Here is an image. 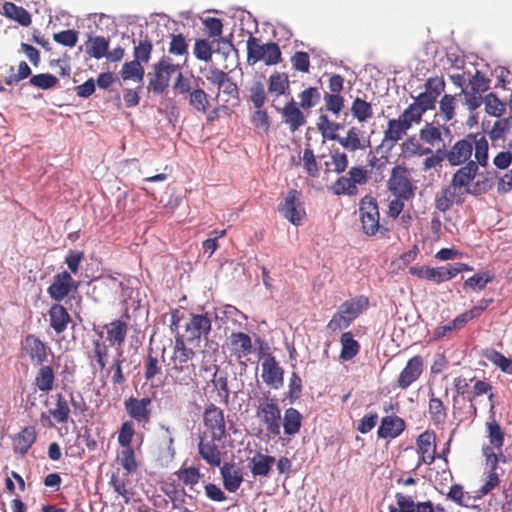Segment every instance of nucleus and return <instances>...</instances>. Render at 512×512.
I'll use <instances>...</instances> for the list:
<instances>
[{
    "mask_svg": "<svg viewBox=\"0 0 512 512\" xmlns=\"http://www.w3.org/2000/svg\"><path fill=\"white\" fill-rule=\"evenodd\" d=\"M282 117L292 132L298 130L306 123L304 114L293 99L285 104Z\"/></svg>",
    "mask_w": 512,
    "mask_h": 512,
    "instance_id": "nucleus-28",
    "label": "nucleus"
},
{
    "mask_svg": "<svg viewBox=\"0 0 512 512\" xmlns=\"http://www.w3.org/2000/svg\"><path fill=\"white\" fill-rule=\"evenodd\" d=\"M203 423L211 436L218 441L226 437V422L224 411L213 403L205 406Z\"/></svg>",
    "mask_w": 512,
    "mask_h": 512,
    "instance_id": "nucleus-10",
    "label": "nucleus"
},
{
    "mask_svg": "<svg viewBox=\"0 0 512 512\" xmlns=\"http://www.w3.org/2000/svg\"><path fill=\"white\" fill-rule=\"evenodd\" d=\"M227 345L230 355L240 363H244L243 360L247 359L253 350L251 337L244 332L231 333Z\"/></svg>",
    "mask_w": 512,
    "mask_h": 512,
    "instance_id": "nucleus-16",
    "label": "nucleus"
},
{
    "mask_svg": "<svg viewBox=\"0 0 512 512\" xmlns=\"http://www.w3.org/2000/svg\"><path fill=\"white\" fill-rule=\"evenodd\" d=\"M117 462L126 470L127 474L133 473L138 468L135 450L133 446L121 447L117 454Z\"/></svg>",
    "mask_w": 512,
    "mask_h": 512,
    "instance_id": "nucleus-46",
    "label": "nucleus"
},
{
    "mask_svg": "<svg viewBox=\"0 0 512 512\" xmlns=\"http://www.w3.org/2000/svg\"><path fill=\"white\" fill-rule=\"evenodd\" d=\"M256 416L265 426L267 434L272 437L280 435L281 409L274 397H263L259 400Z\"/></svg>",
    "mask_w": 512,
    "mask_h": 512,
    "instance_id": "nucleus-5",
    "label": "nucleus"
},
{
    "mask_svg": "<svg viewBox=\"0 0 512 512\" xmlns=\"http://www.w3.org/2000/svg\"><path fill=\"white\" fill-rule=\"evenodd\" d=\"M128 474L120 476L119 474H112L110 484L114 491L120 495L126 504L130 502L133 493L128 489Z\"/></svg>",
    "mask_w": 512,
    "mask_h": 512,
    "instance_id": "nucleus-52",
    "label": "nucleus"
},
{
    "mask_svg": "<svg viewBox=\"0 0 512 512\" xmlns=\"http://www.w3.org/2000/svg\"><path fill=\"white\" fill-rule=\"evenodd\" d=\"M316 126L324 139L339 142L342 137L338 134V131L344 129V124L331 121L326 113H321L318 116Z\"/></svg>",
    "mask_w": 512,
    "mask_h": 512,
    "instance_id": "nucleus-27",
    "label": "nucleus"
},
{
    "mask_svg": "<svg viewBox=\"0 0 512 512\" xmlns=\"http://www.w3.org/2000/svg\"><path fill=\"white\" fill-rule=\"evenodd\" d=\"M107 332V341L111 346L121 347L128 332L127 322L117 319L104 326Z\"/></svg>",
    "mask_w": 512,
    "mask_h": 512,
    "instance_id": "nucleus-29",
    "label": "nucleus"
},
{
    "mask_svg": "<svg viewBox=\"0 0 512 512\" xmlns=\"http://www.w3.org/2000/svg\"><path fill=\"white\" fill-rule=\"evenodd\" d=\"M85 46L87 54L95 59H101L108 52L109 39L103 36L89 37Z\"/></svg>",
    "mask_w": 512,
    "mask_h": 512,
    "instance_id": "nucleus-40",
    "label": "nucleus"
},
{
    "mask_svg": "<svg viewBox=\"0 0 512 512\" xmlns=\"http://www.w3.org/2000/svg\"><path fill=\"white\" fill-rule=\"evenodd\" d=\"M168 51L175 56L188 54V43L181 33L171 34Z\"/></svg>",
    "mask_w": 512,
    "mask_h": 512,
    "instance_id": "nucleus-64",
    "label": "nucleus"
},
{
    "mask_svg": "<svg viewBox=\"0 0 512 512\" xmlns=\"http://www.w3.org/2000/svg\"><path fill=\"white\" fill-rule=\"evenodd\" d=\"M135 435L134 423L132 420H127L122 423L119 431L117 441L120 447L132 446V440Z\"/></svg>",
    "mask_w": 512,
    "mask_h": 512,
    "instance_id": "nucleus-61",
    "label": "nucleus"
},
{
    "mask_svg": "<svg viewBox=\"0 0 512 512\" xmlns=\"http://www.w3.org/2000/svg\"><path fill=\"white\" fill-rule=\"evenodd\" d=\"M424 113L416 106V104L411 103L400 115L399 118L409 127L411 128L413 124H418L421 122Z\"/></svg>",
    "mask_w": 512,
    "mask_h": 512,
    "instance_id": "nucleus-63",
    "label": "nucleus"
},
{
    "mask_svg": "<svg viewBox=\"0 0 512 512\" xmlns=\"http://www.w3.org/2000/svg\"><path fill=\"white\" fill-rule=\"evenodd\" d=\"M470 91H474L479 94L485 93L490 88V79L486 77L484 73L476 70L475 73L468 79V87Z\"/></svg>",
    "mask_w": 512,
    "mask_h": 512,
    "instance_id": "nucleus-56",
    "label": "nucleus"
},
{
    "mask_svg": "<svg viewBox=\"0 0 512 512\" xmlns=\"http://www.w3.org/2000/svg\"><path fill=\"white\" fill-rule=\"evenodd\" d=\"M487 431H488V439L490 443V447L496 449L501 453V449L504 445V437L505 434L500 427V425L496 422V420L492 419L491 421L486 423Z\"/></svg>",
    "mask_w": 512,
    "mask_h": 512,
    "instance_id": "nucleus-47",
    "label": "nucleus"
},
{
    "mask_svg": "<svg viewBox=\"0 0 512 512\" xmlns=\"http://www.w3.org/2000/svg\"><path fill=\"white\" fill-rule=\"evenodd\" d=\"M323 100L324 106L319 108V115H321V113H331L335 117H338L344 110L345 99L342 95H336V93H324Z\"/></svg>",
    "mask_w": 512,
    "mask_h": 512,
    "instance_id": "nucleus-36",
    "label": "nucleus"
},
{
    "mask_svg": "<svg viewBox=\"0 0 512 512\" xmlns=\"http://www.w3.org/2000/svg\"><path fill=\"white\" fill-rule=\"evenodd\" d=\"M175 475L183 485L190 487L196 485L201 478V473L195 466L185 467V465H183L175 472Z\"/></svg>",
    "mask_w": 512,
    "mask_h": 512,
    "instance_id": "nucleus-53",
    "label": "nucleus"
},
{
    "mask_svg": "<svg viewBox=\"0 0 512 512\" xmlns=\"http://www.w3.org/2000/svg\"><path fill=\"white\" fill-rule=\"evenodd\" d=\"M263 381L273 388H278L283 384V369L279 366L275 357L271 354L267 355L261 364Z\"/></svg>",
    "mask_w": 512,
    "mask_h": 512,
    "instance_id": "nucleus-18",
    "label": "nucleus"
},
{
    "mask_svg": "<svg viewBox=\"0 0 512 512\" xmlns=\"http://www.w3.org/2000/svg\"><path fill=\"white\" fill-rule=\"evenodd\" d=\"M217 439L212 436L208 439L206 436L200 438L198 443V453L201 458L212 467H219L222 462V453L216 444Z\"/></svg>",
    "mask_w": 512,
    "mask_h": 512,
    "instance_id": "nucleus-19",
    "label": "nucleus"
},
{
    "mask_svg": "<svg viewBox=\"0 0 512 512\" xmlns=\"http://www.w3.org/2000/svg\"><path fill=\"white\" fill-rule=\"evenodd\" d=\"M483 103L486 113L494 117L499 118L506 110V103L501 101L493 92L484 97Z\"/></svg>",
    "mask_w": 512,
    "mask_h": 512,
    "instance_id": "nucleus-54",
    "label": "nucleus"
},
{
    "mask_svg": "<svg viewBox=\"0 0 512 512\" xmlns=\"http://www.w3.org/2000/svg\"><path fill=\"white\" fill-rule=\"evenodd\" d=\"M80 282L75 280L71 273L62 271L53 276L52 283L47 288L49 297L55 302H61L71 294L76 293Z\"/></svg>",
    "mask_w": 512,
    "mask_h": 512,
    "instance_id": "nucleus-9",
    "label": "nucleus"
},
{
    "mask_svg": "<svg viewBox=\"0 0 512 512\" xmlns=\"http://www.w3.org/2000/svg\"><path fill=\"white\" fill-rule=\"evenodd\" d=\"M469 190H464L463 188L455 185L450 182L449 185L443 187L439 194L436 195L435 198V207L441 212H446L451 209V207L455 205H461L465 201V196L470 194Z\"/></svg>",
    "mask_w": 512,
    "mask_h": 512,
    "instance_id": "nucleus-13",
    "label": "nucleus"
},
{
    "mask_svg": "<svg viewBox=\"0 0 512 512\" xmlns=\"http://www.w3.org/2000/svg\"><path fill=\"white\" fill-rule=\"evenodd\" d=\"M456 108V95L445 94L439 101V111L444 121L454 118Z\"/></svg>",
    "mask_w": 512,
    "mask_h": 512,
    "instance_id": "nucleus-59",
    "label": "nucleus"
},
{
    "mask_svg": "<svg viewBox=\"0 0 512 512\" xmlns=\"http://www.w3.org/2000/svg\"><path fill=\"white\" fill-rule=\"evenodd\" d=\"M211 325L212 322L208 314H192L185 326L187 340L192 342L201 338L207 339Z\"/></svg>",
    "mask_w": 512,
    "mask_h": 512,
    "instance_id": "nucleus-17",
    "label": "nucleus"
},
{
    "mask_svg": "<svg viewBox=\"0 0 512 512\" xmlns=\"http://www.w3.org/2000/svg\"><path fill=\"white\" fill-rule=\"evenodd\" d=\"M49 347L36 335L28 334L21 342V351L35 365H42L47 360Z\"/></svg>",
    "mask_w": 512,
    "mask_h": 512,
    "instance_id": "nucleus-14",
    "label": "nucleus"
},
{
    "mask_svg": "<svg viewBox=\"0 0 512 512\" xmlns=\"http://www.w3.org/2000/svg\"><path fill=\"white\" fill-rule=\"evenodd\" d=\"M302 420L303 417L297 409L293 407L286 409L283 417L284 433L289 436L297 434L302 426Z\"/></svg>",
    "mask_w": 512,
    "mask_h": 512,
    "instance_id": "nucleus-37",
    "label": "nucleus"
},
{
    "mask_svg": "<svg viewBox=\"0 0 512 512\" xmlns=\"http://www.w3.org/2000/svg\"><path fill=\"white\" fill-rule=\"evenodd\" d=\"M409 129L410 128L399 117L389 119L384 131L383 143H387L390 146L395 145L406 135Z\"/></svg>",
    "mask_w": 512,
    "mask_h": 512,
    "instance_id": "nucleus-30",
    "label": "nucleus"
},
{
    "mask_svg": "<svg viewBox=\"0 0 512 512\" xmlns=\"http://www.w3.org/2000/svg\"><path fill=\"white\" fill-rule=\"evenodd\" d=\"M189 105L198 112L206 113L210 107L209 95L203 89L195 88L189 94Z\"/></svg>",
    "mask_w": 512,
    "mask_h": 512,
    "instance_id": "nucleus-48",
    "label": "nucleus"
},
{
    "mask_svg": "<svg viewBox=\"0 0 512 512\" xmlns=\"http://www.w3.org/2000/svg\"><path fill=\"white\" fill-rule=\"evenodd\" d=\"M351 114L354 119L359 123H364L373 116V108L371 103L366 100L356 97L350 108Z\"/></svg>",
    "mask_w": 512,
    "mask_h": 512,
    "instance_id": "nucleus-41",
    "label": "nucleus"
},
{
    "mask_svg": "<svg viewBox=\"0 0 512 512\" xmlns=\"http://www.w3.org/2000/svg\"><path fill=\"white\" fill-rule=\"evenodd\" d=\"M220 474L224 488L231 493L236 492L244 480L241 468L235 463L225 462L220 468Z\"/></svg>",
    "mask_w": 512,
    "mask_h": 512,
    "instance_id": "nucleus-21",
    "label": "nucleus"
},
{
    "mask_svg": "<svg viewBox=\"0 0 512 512\" xmlns=\"http://www.w3.org/2000/svg\"><path fill=\"white\" fill-rule=\"evenodd\" d=\"M424 371V359L421 355L411 357L398 375L397 386L406 390L415 383Z\"/></svg>",
    "mask_w": 512,
    "mask_h": 512,
    "instance_id": "nucleus-15",
    "label": "nucleus"
},
{
    "mask_svg": "<svg viewBox=\"0 0 512 512\" xmlns=\"http://www.w3.org/2000/svg\"><path fill=\"white\" fill-rule=\"evenodd\" d=\"M58 82V78L49 73H41L34 75L29 80V83L32 86L43 90L54 88L58 84Z\"/></svg>",
    "mask_w": 512,
    "mask_h": 512,
    "instance_id": "nucleus-62",
    "label": "nucleus"
},
{
    "mask_svg": "<svg viewBox=\"0 0 512 512\" xmlns=\"http://www.w3.org/2000/svg\"><path fill=\"white\" fill-rule=\"evenodd\" d=\"M395 499L397 507L389 506V512H423L422 509L426 510L431 501H424L415 503L411 496L404 495L402 493H396Z\"/></svg>",
    "mask_w": 512,
    "mask_h": 512,
    "instance_id": "nucleus-31",
    "label": "nucleus"
},
{
    "mask_svg": "<svg viewBox=\"0 0 512 512\" xmlns=\"http://www.w3.org/2000/svg\"><path fill=\"white\" fill-rule=\"evenodd\" d=\"M55 398V408L49 409L48 412L57 423L65 424L68 422L70 416L69 403L62 393H57Z\"/></svg>",
    "mask_w": 512,
    "mask_h": 512,
    "instance_id": "nucleus-42",
    "label": "nucleus"
},
{
    "mask_svg": "<svg viewBox=\"0 0 512 512\" xmlns=\"http://www.w3.org/2000/svg\"><path fill=\"white\" fill-rule=\"evenodd\" d=\"M133 43L134 60H138L140 64L148 63L153 51V44L151 40L148 38V36H145L143 39H140L137 43L135 41H133Z\"/></svg>",
    "mask_w": 512,
    "mask_h": 512,
    "instance_id": "nucleus-49",
    "label": "nucleus"
},
{
    "mask_svg": "<svg viewBox=\"0 0 512 512\" xmlns=\"http://www.w3.org/2000/svg\"><path fill=\"white\" fill-rule=\"evenodd\" d=\"M194 356L195 352L186 346L183 336L178 334L175 337L171 357V376L174 383L187 386L193 381L196 367L190 361Z\"/></svg>",
    "mask_w": 512,
    "mask_h": 512,
    "instance_id": "nucleus-2",
    "label": "nucleus"
},
{
    "mask_svg": "<svg viewBox=\"0 0 512 512\" xmlns=\"http://www.w3.org/2000/svg\"><path fill=\"white\" fill-rule=\"evenodd\" d=\"M268 90L276 96L286 94L289 90L288 76L284 73L275 72L269 78Z\"/></svg>",
    "mask_w": 512,
    "mask_h": 512,
    "instance_id": "nucleus-50",
    "label": "nucleus"
},
{
    "mask_svg": "<svg viewBox=\"0 0 512 512\" xmlns=\"http://www.w3.org/2000/svg\"><path fill=\"white\" fill-rule=\"evenodd\" d=\"M493 275L489 272H479L466 279L463 283V290L480 292L487 286L488 283L492 282Z\"/></svg>",
    "mask_w": 512,
    "mask_h": 512,
    "instance_id": "nucleus-44",
    "label": "nucleus"
},
{
    "mask_svg": "<svg viewBox=\"0 0 512 512\" xmlns=\"http://www.w3.org/2000/svg\"><path fill=\"white\" fill-rule=\"evenodd\" d=\"M3 14L22 26H29L32 22L29 12L21 6H17L12 2H5L3 5Z\"/></svg>",
    "mask_w": 512,
    "mask_h": 512,
    "instance_id": "nucleus-38",
    "label": "nucleus"
},
{
    "mask_svg": "<svg viewBox=\"0 0 512 512\" xmlns=\"http://www.w3.org/2000/svg\"><path fill=\"white\" fill-rule=\"evenodd\" d=\"M180 68L179 64H174L168 56H163L153 65V71L150 73L149 86L154 93L161 94L169 86L171 75Z\"/></svg>",
    "mask_w": 512,
    "mask_h": 512,
    "instance_id": "nucleus-6",
    "label": "nucleus"
},
{
    "mask_svg": "<svg viewBox=\"0 0 512 512\" xmlns=\"http://www.w3.org/2000/svg\"><path fill=\"white\" fill-rule=\"evenodd\" d=\"M161 371L160 361L157 355L153 354L152 349H150L144 362V377L146 381H152Z\"/></svg>",
    "mask_w": 512,
    "mask_h": 512,
    "instance_id": "nucleus-57",
    "label": "nucleus"
},
{
    "mask_svg": "<svg viewBox=\"0 0 512 512\" xmlns=\"http://www.w3.org/2000/svg\"><path fill=\"white\" fill-rule=\"evenodd\" d=\"M299 105L304 110H310L321 101V93L317 87H308L299 94Z\"/></svg>",
    "mask_w": 512,
    "mask_h": 512,
    "instance_id": "nucleus-51",
    "label": "nucleus"
},
{
    "mask_svg": "<svg viewBox=\"0 0 512 512\" xmlns=\"http://www.w3.org/2000/svg\"><path fill=\"white\" fill-rule=\"evenodd\" d=\"M92 351L88 353L90 364L94 366V362L101 371L106 370L108 359V346L101 339L92 342Z\"/></svg>",
    "mask_w": 512,
    "mask_h": 512,
    "instance_id": "nucleus-34",
    "label": "nucleus"
},
{
    "mask_svg": "<svg viewBox=\"0 0 512 512\" xmlns=\"http://www.w3.org/2000/svg\"><path fill=\"white\" fill-rule=\"evenodd\" d=\"M36 438L37 432L35 427H24L13 438L12 445L14 452L20 454L21 456L26 455L31 446L35 443Z\"/></svg>",
    "mask_w": 512,
    "mask_h": 512,
    "instance_id": "nucleus-26",
    "label": "nucleus"
},
{
    "mask_svg": "<svg viewBox=\"0 0 512 512\" xmlns=\"http://www.w3.org/2000/svg\"><path fill=\"white\" fill-rule=\"evenodd\" d=\"M480 164L469 161L466 165L459 168L452 176L451 182L463 188L464 190H471L472 182L477 176Z\"/></svg>",
    "mask_w": 512,
    "mask_h": 512,
    "instance_id": "nucleus-25",
    "label": "nucleus"
},
{
    "mask_svg": "<svg viewBox=\"0 0 512 512\" xmlns=\"http://www.w3.org/2000/svg\"><path fill=\"white\" fill-rule=\"evenodd\" d=\"M465 326L463 319H461L460 315L455 317L451 322L437 326L433 331V340H439L449 335L450 333L460 330Z\"/></svg>",
    "mask_w": 512,
    "mask_h": 512,
    "instance_id": "nucleus-60",
    "label": "nucleus"
},
{
    "mask_svg": "<svg viewBox=\"0 0 512 512\" xmlns=\"http://www.w3.org/2000/svg\"><path fill=\"white\" fill-rule=\"evenodd\" d=\"M275 463V458L270 455L257 453L250 462V470L254 477H267Z\"/></svg>",
    "mask_w": 512,
    "mask_h": 512,
    "instance_id": "nucleus-32",
    "label": "nucleus"
},
{
    "mask_svg": "<svg viewBox=\"0 0 512 512\" xmlns=\"http://www.w3.org/2000/svg\"><path fill=\"white\" fill-rule=\"evenodd\" d=\"M405 421L396 415L385 416L381 420V424L377 430V436L383 439H393L398 437L404 430Z\"/></svg>",
    "mask_w": 512,
    "mask_h": 512,
    "instance_id": "nucleus-23",
    "label": "nucleus"
},
{
    "mask_svg": "<svg viewBox=\"0 0 512 512\" xmlns=\"http://www.w3.org/2000/svg\"><path fill=\"white\" fill-rule=\"evenodd\" d=\"M300 192L296 189H291L286 194L283 202L278 206L279 213L294 225H300L305 210L299 200Z\"/></svg>",
    "mask_w": 512,
    "mask_h": 512,
    "instance_id": "nucleus-12",
    "label": "nucleus"
},
{
    "mask_svg": "<svg viewBox=\"0 0 512 512\" xmlns=\"http://www.w3.org/2000/svg\"><path fill=\"white\" fill-rule=\"evenodd\" d=\"M428 413L430 420L434 425L440 426L445 424L448 416L447 408L445 407L443 401L440 398L435 397L433 393H431L429 398Z\"/></svg>",
    "mask_w": 512,
    "mask_h": 512,
    "instance_id": "nucleus-33",
    "label": "nucleus"
},
{
    "mask_svg": "<svg viewBox=\"0 0 512 512\" xmlns=\"http://www.w3.org/2000/svg\"><path fill=\"white\" fill-rule=\"evenodd\" d=\"M420 139L431 145L435 146L443 141L440 129L431 123H427L419 132Z\"/></svg>",
    "mask_w": 512,
    "mask_h": 512,
    "instance_id": "nucleus-58",
    "label": "nucleus"
},
{
    "mask_svg": "<svg viewBox=\"0 0 512 512\" xmlns=\"http://www.w3.org/2000/svg\"><path fill=\"white\" fill-rule=\"evenodd\" d=\"M34 383L41 392L47 393L51 391L55 383V373L53 368L49 365H40V368L35 375Z\"/></svg>",
    "mask_w": 512,
    "mask_h": 512,
    "instance_id": "nucleus-35",
    "label": "nucleus"
},
{
    "mask_svg": "<svg viewBox=\"0 0 512 512\" xmlns=\"http://www.w3.org/2000/svg\"><path fill=\"white\" fill-rule=\"evenodd\" d=\"M341 352L340 358L343 361H350L360 351V344L353 338L351 332H344L340 337Z\"/></svg>",
    "mask_w": 512,
    "mask_h": 512,
    "instance_id": "nucleus-39",
    "label": "nucleus"
},
{
    "mask_svg": "<svg viewBox=\"0 0 512 512\" xmlns=\"http://www.w3.org/2000/svg\"><path fill=\"white\" fill-rule=\"evenodd\" d=\"M368 306L369 299L364 295L344 301L328 322L327 329L336 332L348 328Z\"/></svg>",
    "mask_w": 512,
    "mask_h": 512,
    "instance_id": "nucleus-3",
    "label": "nucleus"
},
{
    "mask_svg": "<svg viewBox=\"0 0 512 512\" xmlns=\"http://www.w3.org/2000/svg\"><path fill=\"white\" fill-rule=\"evenodd\" d=\"M483 356L502 372L512 374V358L505 357L501 352L495 349L485 350Z\"/></svg>",
    "mask_w": 512,
    "mask_h": 512,
    "instance_id": "nucleus-45",
    "label": "nucleus"
},
{
    "mask_svg": "<svg viewBox=\"0 0 512 512\" xmlns=\"http://www.w3.org/2000/svg\"><path fill=\"white\" fill-rule=\"evenodd\" d=\"M388 189L395 197L406 201L414 197L416 187L411 182L407 167L396 165L392 168Z\"/></svg>",
    "mask_w": 512,
    "mask_h": 512,
    "instance_id": "nucleus-7",
    "label": "nucleus"
},
{
    "mask_svg": "<svg viewBox=\"0 0 512 512\" xmlns=\"http://www.w3.org/2000/svg\"><path fill=\"white\" fill-rule=\"evenodd\" d=\"M144 68L138 60H132L124 63L120 70V75L124 81L133 80L138 83H143L144 79Z\"/></svg>",
    "mask_w": 512,
    "mask_h": 512,
    "instance_id": "nucleus-43",
    "label": "nucleus"
},
{
    "mask_svg": "<svg viewBox=\"0 0 512 512\" xmlns=\"http://www.w3.org/2000/svg\"><path fill=\"white\" fill-rule=\"evenodd\" d=\"M359 217L363 232L374 236L380 229V214L377 201L371 195L364 196L359 203Z\"/></svg>",
    "mask_w": 512,
    "mask_h": 512,
    "instance_id": "nucleus-8",
    "label": "nucleus"
},
{
    "mask_svg": "<svg viewBox=\"0 0 512 512\" xmlns=\"http://www.w3.org/2000/svg\"><path fill=\"white\" fill-rule=\"evenodd\" d=\"M335 195L355 196L358 194V188L353 184L350 177L341 176L331 186Z\"/></svg>",
    "mask_w": 512,
    "mask_h": 512,
    "instance_id": "nucleus-55",
    "label": "nucleus"
},
{
    "mask_svg": "<svg viewBox=\"0 0 512 512\" xmlns=\"http://www.w3.org/2000/svg\"><path fill=\"white\" fill-rule=\"evenodd\" d=\"M124 408L131 420L145 426L152 418V399L130 396L124 401Z\"/></svg>",
    "mask_w": 512,
    "mask_h": 512,
    "instance_id": "nucleus-11",
    "label": "nucleus"
},
{
    "mask_svg": "<svg viewBox=\"0 0 512 512\" xmlns=\"http://www.w3.org/2000/svg\"><path fill=\"white\" fill-rule=\"evenodd\" d=\"M435 439V433L428 430L417 437V448L421 454V462L424 464L430 465L435 460Z\"/></svg>",
    "mask_w": 512,
    "mask_h": 512,
    "instance_id": "nucleus-24",
    "label": "nucleus"
},
{
    "mask_svg": "<svg viewBox=\"0 0 512 512\" xmlns=\"http://www.w3.org/2000/svg\"><path fill=\"white\" fill-rule=\"evenodd\" d=\"M281 50L277 43L261 44L260 40L252 35L247 40V62L254 65L263 61L266 65H276L281 61Z\"/></svg>",
    "mask_w": 512,
    "mask_h": 512,
    "instance_id": "nucleus-4",
    "label": "nucleus"
},
{
    "mask_svg": "<svg viewBox=\"0 0 512 512\" xmlns=\"http://www.w3.org/2000/svg\"><path fill=\"white\" fill-rule=\"evenodd\" d=\"M489 144L485 135L481 133H469L463 139L458 140L447 151L444 157L451 166L466 165L469 161L486 167L488 164Z\"/></svg>",
    "mask_w": 512,
    "mask_h": 512,
    "instance_id": "nucleus-1",
    "label": "nucleus"
},
{
    "mask_svg": "<svg viewBox=\"0 0 512 512\" xmlns=\"http://www.w3.org/2000/svg\"><path fill=\"white\" fill-rule=\"evenodd\" d=\"M365 132L359 127L352 126L348 129L345 136L339 139V144L350 152L365 150L370 145V141L365 137Z\"/></svg>",
    "mask_w": 512,
    "mask_h": 512,
    "instance_id": "nucleus-20",
    "label": "nucleus"
},
{
    "mask_svg": "<svg viewBox=\"0 0 512 512\" xmlns=\"http://www.w3.org/2000/svg\"><path fill=\"white\" fill-rule=\"evenodd\" d=\"M50 327L54 330L56 334L63 333L69 323L72 322V318L68 312V310L60 304V302H56L51 305L48 310Z\"/></svg>",
    "mask_w": 512,
    "mask_h": 512,
    "instance_id": "nucleus-22",
    "label": "nucleus"
}]
</instances>
